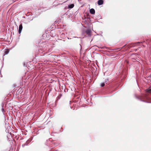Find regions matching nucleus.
Segmentation results:
<instances>
[{
    "label": "nucleus",
    "mask_w": 151,
    "mask_h": 151,
    "mask_svg": "<svg viewBox=\"0 0 151 151\" xmlns=\"http://www.w3.org/2000/svg\"><path fill=\"white\" fill-rule=\"evenodd\" d=\"M9 52V50L8 49H7L6 50L4 53V55H6Z\"/></svg>",
    "instance_id": "obj_8"
},
{
    "label": "nucleus",
    "mask_w": 151,
    "mask_h": 151,
    "mask_svg": "<svg viewBox=\"0 0 151 151\" xmlns=\"http://www.w3.org/2000/svg\"><path fill=\"white\" fill-rule=\"evenodd\" d=\"M104 3V1L103 0H99L98 1V4L99 5L103 4Z\"/></svg>",
    "instance_id": "obj_3"
},
{
    "label": "nucleus",
    "mask_w": 151,
    "mask_h": 151,
    "mask_svg": "<svg viewBox=\"0 0 151 151\" xmlns=\"http://www.w3.org/2000/svg\"><path fill=\"white\" fill-rule=\"evenodd\" d=\"M146 92L151 94V88L149 89H147L145 90Z\"/></svg>",
    "instance_id": "obj_5"
},
{
    "label": "nucleus",
    "mask_w": 151,
    "mask_h": 151,
    "mask_svg": "<svg viewBox=\"0 0 151 151\" xmlns=\"http://www.w3.org/2000/svg\"><path fill=\"white\" fill-rule=\"evenodd\" d=\"M74 4H72L68 6V8L70 9L73 8L74 6Z\"/></svg>",
    "instance_id": "obj_6"
},
{
    "label": "nucleus",
    "mask_w": 151,
    "mask_h": 151,
    "mask_svg": "<svg viewBox=\"0 0 151 151\" xmlns=\"http://www.w3.org/2000/svg\"><path fill=\"white\" fill-rule=\"evenodd\" d=\"M22 29V24H20L19 26V34H20L21 33V31Z\"/></svg>",
    "instance_id": "obj_2"
},
{
    "label": "nucleus",
    "mask_w": 151,
    "mask_h": 151,
    "mask_svg": "<svg viewBox=\"0 0 151 151\" xmlns=\"http://www.w3.org/2000/svg\"><path fill=\"white\" fill-rule=\"evenodd\" d=\"M137 43H140V42H137Z\"/></svg>",
    "instance_id": "obj_11"
},
{
    "label": "nucleus",
    "mask_w": 151,
    "mask_h": 151,
    "mask_svg": "<svg viewBox=\"0 0 151 151\" xmlns=\"http://www.w3.org/2000/svg\"><path fill=\"white\" fill-rule=\"evenodd\" d=\"M90 12L92 14H94L95 13V11L93 9H91L90 10Z\"/></svg>",
    "instance_id": "obj_4"
},
{
    "label": "nucleus",
    "mask_w": 151,
    "mask_h": 151,
    "mask_svg": "<svg viewBox=\"0 0 151 151\" xmlns=\"http://www.w3.org/2000/svg\"><path fill=\"white\" fill-rule=\"evenodd\" d=\"M132 46V45H129L127 46V47L128 48H130Z\"/></svg>",
    "instance_id": "obj_9"
},
{
    "label": "nucleus",
    "mask_w": 151,
    "mask_h": 151,
    "mask_svg": "<svg viewBox=\"0 0 151 151\" xmlns=\"http://www.w3.org/2000/svg\"><path fill=\"white\" fill-rule=\"evenodd\" d=\"M137 98L141 101L146 102V100L147 98L146 95L143 94L141 96H137Z\"/></svg>",
    "instance_id": "obj_1"
},
{
    "label": "nucleus",
    "mask_w": 151,
    "mask_h": 151,
    "mask_svg": "<svg viewBox=\"0 0 151 151\" xmlns=\"http://www.w3.org/2000/svg\"><path fill=\"white\" fill-rule=\"evenodd\" d=\"M105 84L104 83H101V87H103L104 86Z\"/></svg>",
    "instance_id": "obj_10"
},
{
    "label": "nucleus",
    "mask_w": 151,
    "mask_h": 151,
    "mask_svg": "<svg viewBox=\"0 0 151 151\" xmlns=\"http://www.w3.org/2000/svg\"><path fill=\"white\" fill-rule=\"evenodd\" d=\"M86 33L88 35H89L90 34L91 31L90 30H88L86 31Z\"/></svg>",
    "instance_id": "obj_7"
}]
</instances>
